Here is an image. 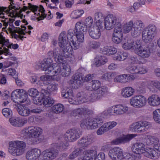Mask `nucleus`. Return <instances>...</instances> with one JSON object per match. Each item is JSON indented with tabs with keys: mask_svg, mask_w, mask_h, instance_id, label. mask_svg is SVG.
Returning <instances> with one entry per match:
<instances>
[{
	"mask_svg": "<svg viewBox=\"0 0 160 160\" xmlns=\"http://www.w3.org/2000/svg\"><path fill=\"white\" fill-rule=\"evenodd\" d=\"M100 46V42L93 41L90 42V47L91 48L93 49H96L99 48Z\"/></svg>",
	"mask_w": 160,
	"mask_h": 160,
	"instance_id": "nucleus-63",
	"label": "nucleus"
},
{
	"mask_svg": "<svg viewBox=\"0 0 160 160\" xmlns=\"http://www.w3.org/2000/svg\"><path fill=\"white\" fill-rule=\"evenodd\" d=\"M48 89L46 90L47 92H49L50 94L52 91H55L58 89L57 86L56 84H50L47 88Z\"/></svg>",
	"mask_w": 160,
	"mask_h": 160,
	"instance_id": "nucleus-62",
	"label": "nucleus"
},
{
	"mask_svg": "<svg viewBox=\"0 0 160 160\" xmlns=\"http://www.w3.org/2000/svg\"><path fill=\"white\" fill-rule=\"evenodd\" d=\"M147 102V99L144 96L136 95L132 97L130 100V105L136 108H140L144 106Z\"/></svg>",
	"mask_w": 160,
	"mask_h": 160,
	"instance_id": "nucleus-13",
	"label": "nucleus"
},
{
	"mask_svg": "<svg viewBox=\"0 0 160 160\" xmlns=\"http://www.w3.org/2000/svg\"><path fill=\"white\" fill-rule=\"evenodd\" d=\"M158 142V138L154 137L151 136L149 138L147 139L146 142L147 144L148 145H153L154 147Z\"/></svg>",
	"mask_w": 160,
	"mask_h": 160,
	"instance_id": "nucleus-49",
	"label": "nucleus"
},
{
	"mask_svg": "<svg viewBox=\"0 0 160 160\" xmlns=\"http://www.w3.org/2000/svg\"><path fill=\"white\" fill-rule=\"evenodd\" d=\"M94 91L89 92L85 98L92 102H94L102 99L108 93V88L105 86H101L100 82L98 80H92L91 83Z\"/></svg>",
	"mask_w": 160,
	"mask_h": 160,
	"instance_id": "nucleus-2",
	"label": "nucleus"
},
{
	"mask_svg": "<svg viewBox=\"0 0 160 160\" xmlns=\"http://www.w3.org/2000/svg\"><path fill=\"white\" fill-rule=\"evenodd\" d=\"M104 17L101 12H97L94 14V19L95 22L94 24L99 23V25H102V22Z\"/></svg>",
	"mask_w": 160,
	"mask_h": 160,
	"instance_id": "nucleus-36",
	"label": "nucleus"
},
{
	"mask_svg": "<svg viewBox=\"0 0 160 160\" xmlns=\"http://www.w3.org/2000/svg\"><path fill=\"white\" fill-rule=\"evenodd\" d=\"M153 118L155 121L160 123V109H156L153 112Z\"/></svg>",
	"mask_w": 160,
	"mask_h": 160,
	"instance_id": "nucleus-54",
	"label": "nucleus"
},
{
	"mask_svg": "<svg viewBox=\"0 0 160 160\" xmlns=\"http://www.w3.org/2000/svg\"><path fill=\"white\" fill-rule=\"evenodd\" d=\"M83 76L79 71H78L73 75L72 79L69 81V83L72 85V87L75 89L78 88L82 85L84 82Z\"/></svg>",
	"mask_w": 160,
	"mask_h": 160,
	"instance_id": "nucleus-14",
	"label": "nucleus"
},
{
	"mask_svg": "<svg viewBox=\"0 0 160 160\" xmlns=\"http://www.w3.org/2000/svg\"><path fill=\"white\" fill-rule=\"evenodd\" d=\"M78 23V25H84L86 28V31L87 29H89L90 27H92L93 25V19L92 17H88L87 18L84 22V24L80 22H77L76 24Z\"/></svg>",
	"mask_w": 160,
	"mask_h": 160,
	"instance_id": "nucleus-33",
	"label": "nucleus"
},
{
	"mask_svg": "<svg viewBox=\"0 0 160 160\" xmlns=\"http://www.w3.org/2000/svg\"><path fill=\"white\" fill-rule=\"evenodd\" d=\"M105 159V155L103 152L99 153L97 157H96L94 160H104Z\"/></svg>",
	"mask_w": 160,
	"mask_h": 160,
	"instance_id": "nucleus-64",
	"label": "nucleus"
},
{
	"mask_svg": "<svg viewBox=\"0 0 160 160\" xmlns=\"http://www.w3.org/2000/svg\"><path fill=\"white\" fill-rule=\"evenodd\" d=\"M13 153L17 156L23 154L25 151L26 147V143L22 141H16L13 143Z\"/></svg>",
	"mask_w": 160,
	"mask_h": 160,
	"instance_id": "nucleus-19",
	"label": "nucleus"
},
{
	"mask_svg": "<svg viewBox=\"0 0 160 160\" xmlns=\"http://www.w3.org/2000/svg\"><path fill=\"white\" fill-rule=\"evenodd\" d=\"M71 41V42H70L69 43L71 47H72L74 49L79 48L80 44L78 42H79L78 40L77 41H74L72 40Z\"/></svg>",
	"mask_w": 160,
	"mask_h": 160,
	"instance_id": "nucleus-61",
	"label": "nucleus"
},
{
	"mask_svg": "<svg viewBox=\"0 0 160 160\" xmlns=\"http://www.w3.org/2000/svg\"><path fill=\"white\" fill-rule=\"evenodd\" d=\"M128 59L129 62L133 64H143L145 62H146V60L144 59H141L142 61H143L142 62H138V60L137 57L136 56L134 57L132 56H129L128 58Z\"/></svg>",
	"mask_w": 160,
	"mask_h": 160,
	"instance_id": "nucleus-43",
	"label": "nucleus"
},
{
	"mask_svg": "<svg viewBox=\"0 0 160 160\" xmlns=\"http://www.w3.org/2000/svg\"><path fill=\"white\" fill-rule=\"evenodd\" d=\"M91 112V111L86 107L79 108L73 110L72 114L75 116L81 117L82 115L89 114Z\"/></svg>",
	"mask_w": 160,
	"mask_h": 160,
	"instance_id": "nucleus-25",
	"label": "nucleus"
},
{
	"mask_svg": "<svg viewBox=\"0 0 160 160\" xmlns=\"http://www.w3.org/2000/svg\"><path fill=\"white\" fill-rule=\"evenodd\" d=\"M135 136L133 134H130L126 136H122L118 139V142H116L115 144H118V143H125L129 142L131 139L134 138Z\"/></svg>",
	"mask_w": 160,
	"mask_h": 160,
	"instance_id": "nucleus-35",
	"label": "nucleus"
},
{
	"mask_svg": "<svg viewBox=\"0 0 160 160\" xmlns=\"http://www.w3.org/2000/svg\"><path fill=\"white\" fill-rule=\"evenodd\" d=\"M117 114H121L126 112L128 110V108L127 106H123L121 104L116 105Z\"/></svg>",
	"mask_w": 160,
	"mask_h": 160,
	"instance_id": "nucleus-42",
	"label": "nucleus"
},
{
	"mask_svg": "<svg viewBox=\"0 0 160 160\" xmlns=\"http://www.w3.org/2000/svg\"><path fill=\"white\" fill-rule=\"evenodd\" d=\"M146 83L142 82L139 83L137 87V90L138 93H144L145 92Z\"/></svg>",
	"mask_w": 160,
	"mask_h": 160,
	"instance_id": "nucleus-47",
	"label": "nucleus"
},
{
	"mask_svg": "<svg viewBox=\"0 0 160 160\" xmlns=\"http://www.w3.org/2000/svg\"><path fill=\"white\" fill-rule=\"evenodd\" d=\"M105 28L109 30L115 27L114 29L122 28L119 20L113 14H108L104 18Z\"/></svg>",
	"mask_w": 160,
	"mask_h": 160,
	"instance_id": "nucleus-9",
	"label": "nucleus"
},
{
	"mask_svg": "<svg viewBox=\"0 0 160 160\" xmlns=\"http://www.w3.org/2000/svg\"><path fill=\"white\" fill-rule=\"evenodd\" d=\"M17 110L18 113L22 116L27 117L30 114V110L24 105H19L18 106Z\"/></svg>",
	"mask_w": 160,
	"mask_h": 160,
	"instance_id": "nucleus-26",
	"label": "nucleus"
},
{
	"mask_svg": "<svg viewBox=\"0 0 160 160\" xmlns=\"http://www.w3.org/2000/svg\"><path fill=\"white\" fill-rule=\"evenodd\" d=\"M138 65H130L128 66L126 70L128 72L132 74L137 73L138 72Z\"/></svg>",
	"mask_w": 160,
	"mask_h": 160,
	"instance_id": "nucleus-53",
	"label": "nucleus"
},
{
	"mask_svg": "<svg viewBox=\"0 0 160 160\" xmlns=\"http://www.w3.org/2000/svg\"><path fill=\"white\" fill-rule=\"evenodd\" d=\"M144 147L145 145L143 143L137 142L133 145L132 148L134 152L140 155V153H143L145 151Z\"/></svg>",
	"mask_w": 160,
	"mask_h": 160,
	"instance_id": "nucleus-28",
	"label": "nucleus"
},
{
	"mask_svg": "<svg viewBox=\"0 0 160 160\" xmlns=\"http://www.w3.org/2000/svg\"><path fill=\"white\" fill-rule=\"evenodd\" d=\"M148 102L151 106H157L160 104V98L157 95H152L148 98Z\"/></svg>",
	"mask_w": 160,
	"mask_h": 160,
	"instance_id": "nucleus-27",
	"label": "nucleus"
},
{
	"mask_svg": "<svg viewBox=\"0 0 160 160\" xmlns=\"http://www.w3.org/2000/svg\"><path fill=\"white\" fill-rule=\"evenodd\" d=\"M60 142H58L56 145L57 148L55 146L43 151L38 160H52L56 158L58 154V150H60L58 146Z\"/></svg>",
	"mask_w": 160,
	"mask_h": 160,
	"instance_id": "nucleus-7",
	"label": "nucleus"
},
{
	"mask_svg": "<svg viewBox=\"0 0 160 160\" xmlns=\"http://www.w3.org/2000/svg\"><path fill=\"white\" fill-rule=\"evenodd\" d=\"M134 92V89L131 87H126L122 88L121 91V95L125 98L131 96Z\"/></svg>",
	"mask_w": 160,
	"mask_h": 160,
	"instance_id": "nucleus-29",
	"label": "nucleus"
},
{
	"mask_svg": "<svg viewBox=\"0 0 160 160\" xmlns=\"http://www.w3.org/2000/svg\"><path fill=\"white\" fill-rule=\"evenodd\" d=\"M141 32L140 30L136 29L133 26V28L131 32V35L134 38L137 37L140 35Z\"/></svg>",
	"mask_w": 160,
	"mask_h": 160,
	"instance_id": "nucleus-60",
	"label": "nucleus"
},
{
	"mask_svg": "<svg viewBox=\"0 0 160 160\" xmlns=\"http://www.w3.org/2000/svg\"><path fill=\"white\" fill-rule=\"evenodd\" d=\"M28 7L24 6L23 8L21 9L23 11L25 12L26 10L29 8L32 11L35 12L38 9V7L37 5H32L30 3H28Z\"/></svg>",
	"mask_w": 160,
	"mask_h": 160,
	"instance_id": "nucleus-44",
	"label": "nucleus"
},
{
	"mask_svg": "<svg viewBox=\"0 0 160 160\" xmlns=\"http://www.w3.org/2000/svg\"><path fill=\"white\" fill-rule=\"evenodd\" d=\"M114 32L112 38V41L116 44L120 43L122 39V28L117 29H114Z\"/></svg>",
	"mask_w": 160,
	"mask_h": 160,
	"instance_id": "nucleus-22",
	"label": "nucleus"
},
{
	"mask_svg": "<svg viewBox=\"0 0 160 160\" xmlns=\"http://www.w3.org/2000/svg\"><path fill=\"white\" fill-rule=\"evenodd\" d=\"M133 26L136 29H139L142 31L145 25L141 20H138L134 22Z\"/></svg>",
	"mask_w": 160,
	"mask_h": 160,
	"instance_id": "nucleus-48",
	"label": "nucleus"
},
{
	"mask_svg": "<svg viewBox=\"0 0 160 160\" xmlns=\"http://www.w3.org/2000/svg\"><path fill=\"white\" fill-rule=\"evenodd\" d=\"M42 133V129L40 128L33 126L27 127L21 131V135L24 138H28L29 141H34L33 142H30L28 144H32L34 142H38L39 136Z\"/></svg>",
	"mask_w": 160,
	"mask_h": 160,
	"instance_id": "nucleus-3",
	"label": "nucleus"
},
{
	"mask_svg": "<svg viewBox=\"0 0 160 160\" xmlns=\"http://www.w3.org/2000/svg\"><path fill=\"white\" fill-rule=\"evenodd\" d=\"M108 155L112 160H121L123 157L122 151L119 148H115L111 149Z\"/></svg>",
	"mask_w": 160,
	"mask_h": 160,
	"instance_id": "nucleus-20",
	"label": "nucleus"
},
{
	"mask_svg": "<svg viewBox=\"0 0 160 160\" xmlns=\"http://www.w3.org/2000/svg\"><path fill=\"white\" fill-rule=\"evenodd\" d=\"M84 156L83 160H94L97 155L96 150H88L84 152Z\"/></svg>",
	"mask_w": 160,
	"mask_h": 160,
	"instance_id": "nucleus-24",
	"label": "nucleus"
},
{
	"mask_svg": "<svg viewBox=\"0 0 160 160\" xmlns=\"http://www.w3.org/2000/svg\"><path fill=\"white\" fill-rule=\"evenodd\" d=\"M73 32H74V30L72 29H70L68 30L67 35H66V40L68 42V41L69 42L70 41H71L72 40H73V37L74 36Z\"/></svg>",
	"mask_w": 160,
	"mask_h": 160,
	"instance_id": "nucleus-58",
	"label": "nucleus"
},
{
	"mask_svg": "<svg viewBox=\"0 0 160 160\" xmlns=\"http://www.w3.org/2000/svg\"><path fill=\"white\" fill-rule=\"evenodd\" d=\"M82 135L80 130L77 128H73L68 130L64 135H60L58 138L60 144L58 146L60 150H63L69 144L68 142H72L79 138Z\"/></svg>",
	"mask_w": 160,
	"mask_h": 160,
	"instance_id": "nucleus-1",
	"label": "nucleus"
},
{
	"mask_svg": "<svg viewBox=\"0 0 160 160\" xmlns=\"http://www.w3.org/2000/svg\"><path fill=\"white\" fill-rule=\"evenodd\" d=\"M2 112L3 115L7 118H9L12 115V111L9 108H5L2 110Z\"/></svg>",
	"mask_w": 160,
	"mask_h": 160,
	"instance_id": "nucleus-55",
	"label": "nucleus"
},
{
	"mask_svg": "<svg viewBox=\"0 0 160 160\" xmlns=\"http://www.w3.org/2000/svg\"><path fill=\"white\" fill-rule=\"evenodd\" d=\"M40 67L41 70L45 71L46 74L53 76L58 73L60 69V65L57 63L53 64L52 66L48 61L45 60L44 62L40 63V65L37 66Z\"/></svg>",
	"mask_w": 160,
	"mask_h": 160,
	"instance_id": "nucleus-6",
	"label": "nucleus"
},
{
	"mask_svg": "<svg viewBox=\"0 0 160 160\" xmlns=\"http://www.w3.org/2000/svg\"><path fill=\"white\" fill-rule=\"evenodd\" d=\"M78 23L76 24L74 32L77 38L78 41L82 42L84 41V36L83 32L86 31V28L84 25H78Z\"/></svg>",
	"mask_w": 160,
	"mask_h": 160,
	"instance_id": "nucleus-18",
	"label": "nucleus"
},
{
	"mask_svg": "<svg viewBox=\"0 0 160 160\" xmlns=\"http://www.w3.org/2000/svg\"><path fill=\"white\" fill-rule=\"evenodd\" d=\"M47 55L50 57H53L55 61L58 63L63 64L65 62V60L63 58L62 51L59 48H56L53 50L49 51Z\"/></svg>",
	"mask_w": 160,
	"mask_h": 160,
	"instance_id": "nucleus-15",
	"label": "nucleus"
},
{
	"mask_svg": "<svg viewBox=\"0 0 160 160\" xmlns=\"http://www.w3.org/2000/svg\"><path fill=\"white\" fill-rule=\"evenodd\" d=\"M107 62V58L104 56L98 55L95 59V64L98 67L104 64Z\"/></svg>",
	"mask_w": 160,
	"mask_h": 160,
	"instance_id": "nucleus-31",
	"label": "nucleus"
},
{
	"mask_svg": "<svg viewBox=\"0 0 160 160\" xmlns=\"http://www.w3.org/2000/svg\"><path fill=\"white\" fill-rule=\"evenodd\" d=\"M106 128L108 131L114 127L117 124V122L114 121L108 122L104 124Z\"/></svg>",
	"mask_w": 160,
	"mask_h": 160,
	"instance_id": "nucleus-56",
	"label": "nucleus"
},
{
	"mask_svg": "<svg viewBox=\"0 0 160 160\" xmlns=\"http://www.w3.org/2000/svg\"><path fill=\"white\" fill-rule=\"evenodd\" d=\"M38 9H39L38 10L39 12H41L42 13L41 15H40L39 12L37 14V15H39V17L37 18V19L38 21H39L43 19L46 17V15L44 13L45 10L42 5H40V8H38Z\"/></svg>",
	"mask_w": 160,
	"mask_h": 160,
	"instance_id": "nucleus-50",
	"label": "nucleus"
},
{
	"mask_svg": "<svg viewBox=\"0 0 160 160\" xmlns=\"http://www.w3.org/2000/svg\"><path fill=\"white\" fill-rule=\"evenodd\" d=\"M93 142L92 136L88 134L86 136L83 137L79 140L78 142V144L79 146L86 147L90 145Z\"/></svg>",
	"mask_w": 160,
	"mask_h": 160,
	"instance_id": "nucleus-23",
	"label": "nucleus"
},
{
	"mask_svg": "<svg viewBox=\"0 0 160 160\" xmlns=\"http://www.w3.org/2000/svg\"><path fill=\"white\" fill-rule=\"evenodd\" d=\"M103 122V120L100 118L93 119H83L81 121L80 126L85 129H94L98 128Z\"/></svg>",
	"mask_w": 160,
	"mask_h": 160,
	"instance_id": "nucleus-8",
	"label": "nucleus"
},
{
	"mask_svg": "<svg viewBox=\"0 0 160 160\" xmlns=\"http://www.w3.org/2000/svg\"><path fill=\"white\" fill-rule=\"evenodd\" d=\"M49 95L50 92H47L45 89H42L40 90V96L42 97V103L47 107L52 106L54 103V100Z\"/></svg>",
	"mask_w": 160,
	"mask_h": 160,
	"instance_id": "nucleus-17",
	"label": "nucleus"
},
{
	"mask_svg": "<svg viewBox=\"0 0 160 160\" xmlns=\"http://www.w3.org/2000/svg\"><path fill=\"white\" fill-rule=\"evenodd\" d=\"M84 13V11L82 10H77L74 11L72 13V18L76 19L80 17Z\"/></svg>",
	"mask_w": 160,
	"mask_h": 160,
	"instance_id": "nucleus-52",
	"label": "nucleus"
},
{
	"mask_svg": "<svg viewBox=\"0 0 160 160\" xmlns=\"http://www.w3.org/2000/svg\"><path fill=\"white\" fill-rule=\"evenodd\" d=\"M157 33L156 27L154 25L149 24L142 30V39L146 43H151Z\"/></svg>",
	"mask_w": 160,
	"mask_h": 160,
	"instance_id": "nucleus-5",
	"label": "nucleus"
},
{
	"mask_svg": "<svg viewBox=\"0 0 160 160\" xmlns=\"http://www.w3.org/2000/svg\"><path fill=\"white\" fill-rule=\"evenodd\" d=\"M28 93L30 96L35 97L38 95L39 92L36 89L32 88L28 90Z\"/></svg>",
	"mask_w": 160,
	"mask_h": 160,
	"instance_id": "nucleus-57",
	"label": "nucleus"
},
{
	"mask_svg": "<svg viewBox=\"0 0 160 160\" xmlns=\"http://www.w3.org/2000/svg\"><path fill=\"white\" fill-rule=\"evenodd\" d=\"M41 154V151L35 148L28 151L26 153V157L28 160H36L38 159Z\"/></svg>",
	"mask_w": 160,
	"mask_h": 160,
	"instance_id": "nucleus-21",
	"label": "nucleus"
},
{
	"mask_svg": "<svg viewBox=\"0 0 160 160\" xmlns=\"http://www.w3.org/2000/svg\"><path fill=\"white\" fill-rule=\"evenodd\" d=\"M99 23L94 24L93 26L88 29V33L90 37L95 39H99L101 36V29L103 28L102 25Z\"/></svg>",
	"mask_w": 160,
	"mask_h": 160,
	"instance_id": "nucleus-16",
	"label": "nucleus"
},
{
	"mask_svg": "<svg viewBox=\"0 0 160 160\" xmlns=\"http://www.w3.org/2000/svg\"><path fill=\"white\" fill-rule=\"evenodd\" d=\"M145 46L142 48H139L137 49L136 52L137 54L140 57L143 58H148L150 55L152 51V48L153 46V43H148Z\"/></svg>",
	"mask_w": 160,
	"mask_h": 160,
	"instance_id": "nucleus-12",
	"label": "nucleus"
},
{
	"mask_svg": "<svg viewBox=\"0 0 160 160\" xmlns=\"http://www.w3.org/2000/svg\"><path fill=\"white\" fill-rule=\"evenodd\" d=\"M150 126V122L140 121L132 124L130 125V128L132 131L143 132L146 131Z\"/></svg>",
	"mask_w": 160,
	"mask_h": 160,
	"instance_id": "nucleus-11",
	"label": "nucleus"
},
{
	"mask_svg": "<svg viewBox=\"0 0 160 160\" xmlns=\"http://www.w3.org/2000/svg\"><path fill=\"white\" fill-rule=\"evenodd\" d=\"M117 109H116V106L111 107L108 108L107 110H105L102 112L103 114L105 116L108 115H112L117 114Z\"/></svg>",
	"mask_w": 160,
	"mask_h": 160,
	"instance_id": "nucleus-41",
	"label": "nucleus"
},
{
	"mask_svg": "<svg viewBox=\"0 0 160 160\" xmlns=\"http://www.w3.org/2000/svg\"><path fill=\"white\" fill-rule=\"evenodd\" d=\"M9 121L12 125L17 127H21L23 125L22 120L18 118H10Z\"/></svg>",
	"mask_w": 160,
	"mask_h": 160,
	"instance_id": "nucleus-37",
	"label": "nucleus"
},
{
	"mask_svg": "<svg viewBox=\"0 0 160 160\" xmlns=\"http://www.w3.org/2000/svg\"><path fill=\"white\" fill-rule=\"evenodd\" d=\"M64 108V106L61 103L55 104L51 108L52 111L56 113H59L62 112Z\"/></svg>",
	"mask_w": 160,
	"mask_h": 160,
	"instance_id": "nucleus-39",
	"label": "nucleus"
},
{
	"mask_svg": "<svg viewBox=\"0 0 160 160\" xmlns=\"http://www.w3.org/2000/svg\"><path fill=\"white\" fill-rule=\"evenodd\" d=\"M134 23L132 21H130L123 26V31L125 33L129 32L133 26Z\"/></svg>",
	"mask_w": 160,
	"mask_h": 160,
	"instance_id": "nucleus-45",
	"label": "nucleus"
},
{
	"mask_svg": "<svg viewBox=\"0 0 160 160\" xmlns=\"http://www.w3.org/2000/svg\"><path fill=\"white\" fill-rule=\"evenodd\" d=\"M103 50L107 52L109 55H112L115 54L117 50L116 48L113 46H106L104 47Z\"/></svg>",
	"mask_w": 160,
	"mask_h": 160,
	"instance_id": "nucleus-51",
	"label": "nucleus"
},
{
	"mask_svg": "<svg viewBox=\"0 0 160 160\" xmlns=\"http://www.w3.org/2000/svg\"><path fill=\"white\" fill-rule=\"evenodd\" d=\"M133 42L130 39H127V42H125L122 45V47L125 50L130 49L131 48L134 49L133 46Z\"/></svg>",
	"mask_w": 160,
	"mask_h": 160,
	"instance_id": "nucleus-46",
	"label": "nucleus"
},
{
	"mask_svg": "<svg viewBox=\"0 0 160 160\" xmlns=\"http://www.w3.org/2000/svg\"><path fill=\"white\" fill-rule=\"evenodd\" d=\"M84 154L83 149L81 148H77L75 149L69 155V158L71 159H73L78 156Z\"/></svg>",
	"mask_w": 160,
	"mask_h": 160,
	"instance_id": "nucleus-38",
	"label": "nucleus"
},
{
	"mask_svg": "<svg viewBox=\"0 0 160 160\" xmlns=\"http://www.w3.org/2000/svg\"><path fill=\"white\" fill-rule=\"evenodd\" d=\"M108 131L107 129L106 128L105 126L103 124L98 130L97 133L98 135H100Z\"/></svg>",
	"mask_w": 160,
	"mask_h": 160,
	"instance_id": "nucleus-59",
	"label": "nucleus"
},
{
	"mask_svg": "<svg viewBox=\"0 0 160 160\" xmlns=\"http://www.w3.org/2000/svg\"><path fill=\"white\" fill-rule=\"evenodd\" d=\"M60 70L57 74H55L53 76L57 75L60 73L63 77H67L68 76L71 72V70L70 66L68 64L64 65L63 68L61 69L60 67Z\"/></svg>",
	"mask_w": 160,
	"mask_h": 160,
	"instance_id": "nucleus-30",
	"label": "nucleus"
},
{
	"mask_svg": "<svg viewBox=\"0 0 160 160\" xmlns=\"http://www.w3.org/2000/svg\"><path fill=\"white\" fill-rule=\"evenodd\" d=\"M66 32H63L59 35L58 45L62 54V57H68L71 53V48L66 40Z\"/></svg>",
	"mask_w": 160,
	"mask_h": 160,
	"instance_id": "nucleus-4",
	"label": "nucleus"
},
{
	"mask_svg": "<svg viewBox=\"0 0 160 160\" xmlns=\"http://www.w3.org/2000/svg\"><path fill=\"white\" fill-rule=\"evenodd\" d=\"M139 159V155L137 154H130L129 153L123 155L122 159L124 160H136Z\"/></svg>",
	"mask_w": 160,
	"mask_h": 160,
	"instance_id": "nucleus-40",
	"label": "nucleus"
},
{
	"mask_svg": "<svg viewBox=\"0 0 160 160\" xmlns=\"http://www.w3.org/2000/svg\"><path fill=\"white\" fill-rule=\"evenodd\" d=\"M130 76L128 74L120 75L115 77L114 79L115 82L125 83L128 80V77Z\"/></svg>",
	"mask_w": 160,
	"mask_h": 160,
	"instance_id": "nucleus-34",
	"label": "nucleus"
},
{
	"mask_svg": "<svg viewBox=\"0 0 160 160\" xmlns=\"http://www.w3.org/2000/svg\"><path fill=\"white\" fill-rule=\"evenodd\" d=\"M28 97L26 92L22 89L16 90L11 94L12 99L15 103L18 104L25 102L27 100Z\"/></svg>",
	"mask_w": 160,
	"mask_h": 160,
	"instance_id": "nucleus-10",
	"label": "nucleus"
},
{
	"mask_svg": "<svg viewBox=\"0 0 160 160\" xmlns=\"http://www.w3.org/2000/svg\"><path fill=\"white\" fill-rule=\"evenodd\" d=\"M144 156L150 158L152 159L156 157L157 153L156 151L152 148H148L145 150L143 153Z\"/></svg>",
	"mask_w": 160,
	"mask_h": 160,
	"instance_id": "nucleus-32",
	"label": "nucleus"
}]
</instances>
